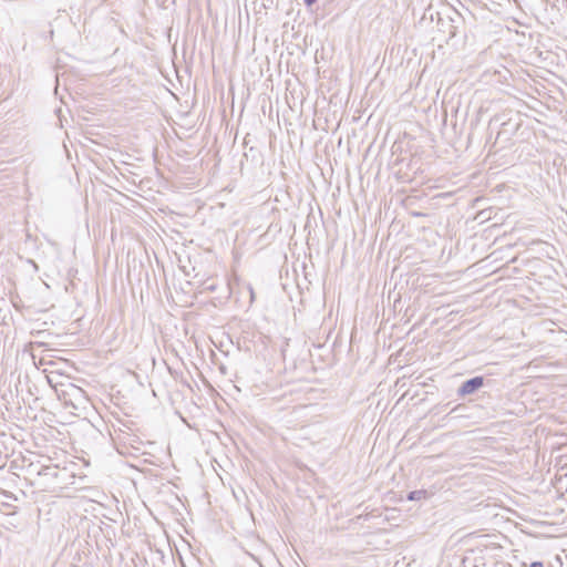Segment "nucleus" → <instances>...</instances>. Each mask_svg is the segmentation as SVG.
Instances as JSON below:
<instances>
[{
	"label": "nucleus",
	"mask_w": 567,
	"mask_h": 567,
	"mask_svg": "<svg viewBox=\"0 0 567 567\" xmlns=\"http://www.w3.org/2000/svg\"><path fill=\"white\" fill-rule=\"evenodd\" d=\"M483 385V378L476 377L466 381L461 389L463 394H470Z\"/></svg>",
	"instance_id": "nucleus-1"
},
{
	"label": "nucleus",
	"mask_w": 567,
	"mask_h": 567,
	"mask_svg": "<svg viewBox=\"0 0 567 567\" xmlns=\"http://www.w3.org/2000/svg\"><path fill=\"white\" fill-rule=\"evenodd\" d=\"M529 567H543V563L535 561V563H532Z\"/></svg>",
	"instance_id": "nucleus-2"
},
{
	"label": "nucleus",
	"mask_w": 567,
	"mask_h": 567,
	"mask_svg": "<svg viewBox=\"0 0 567 567\" xmlns=\"http://www.w3.org/2000/svg\"><path fill=\"white\" fill-rule=\"evenodd\" d=\"M317 0H305L306 4L308 6H311L312 3H315Z\"/></svg>",
	"instance_id": "nucleus-3"
}]
</instances>
